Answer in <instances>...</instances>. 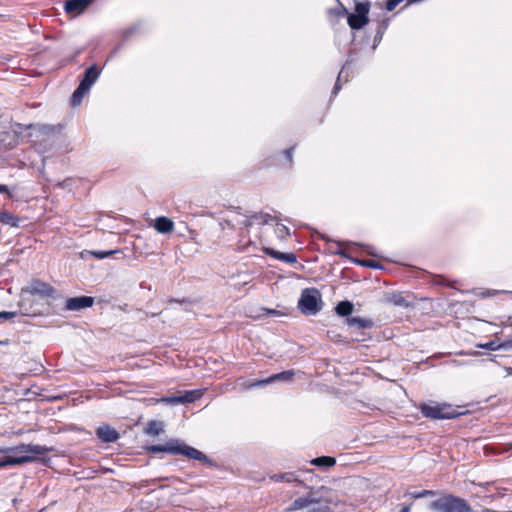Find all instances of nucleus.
<instances>
[{
    "mask_svg": "<svg viewBox=\"0 0 512 512\" xmlns=\"http://www.w3.org/2000/svg\"><path fill=\"white\" fill-rule=\"evenodd\" d=\"M146 449L152 454L164 452L171 455H182L188 459L202 462L210 467H217V464L212 459L208 458L202 451L179 440H170L163 445H151Z\"/></svg>",
    "mask_w": 512,
    "mask_h": 512,
    "instance_id": "1",
    "label": "nucleus"
},
{
    "mask_svg": "<svg viewBox=\"0 0 512 512\" xmlns=\"http://www.w3.org/2000/svg\"><path fill=\"white\" fill-rule=\"evenodd\" d=\"M418 408L424 417L433 420L453 419L460 415L452 405L436 401L421 403Z\"/></svg>",
    "mask_w": 512,
    "mask_h": 512,
    "instance_id": "2",
    "label": "nucleus"
},
{
    "mask_svg": "<svg viewBox=\"0 0 512 512\" xmlns=\"http://www.w3.org/2000/svg\"><path fill=\"white\" fill-rule=\"evenodd\" d=\"M100 75V69L97 65H92L85 70L83 79L79 86L73 92L71 97L72 106H77L82 102L83 97L90 91L92 85L96 82Z\"/></svg>",
    "mask_w": 512,
    "mask_h": 512,
    "instance_id": "3",
    "label": "nucleus"
},
{
    "mask_svg": "<svg viewBox=\"0 0 512 512\" xmlns=\"http://www.w3.org/2000/svg\"><path fill=\"white\" fill-rule=\"evenodd\" d=\"M430 508L441 512H471V507L464 499L452 495L431 502Z\"/></svg>",
    "mask_w": 512,
    "mask_h": 512,
    "instance_id": "4",
    "label": "nucleus"
},
{
    "mask_svg": "<svg viewBox=\"0 0 512 512\" xmlns=\"http://www.w3.org/2000/svg\"><path fill=\"white\" fill-rule=\"evenodd\" d=\"M298 306L304 314L315 315L322 308L320 292L316 288L304 289L301 293Z\"/></svg>",
    "mask_w": 512,
    "mask_h": 512,
    "instance_id": "5",
    "label": "nucleus"
},
{
    "mask_svg": "<svg viewBox=\"0 0 512 512\" xmlns=\"http://www.w3.org/2000/svg\"><path fill=\"white\" fill-rule=\"evenodd\" d=\"M370 8L369 1L355 3V12L349 13L347 17V23L352 30H360L369 23Z\"/></svg>",
    "mask_w": 512,
    "mask_h": 512,
    "instance_id": "6",
    "label": "nucleus"
},
{
    "mask_svg": "<svg viewBox=\"0 0 512 512\" xmlns=\"http://www.w3.org/2000/svg\"><path fill=\"white\" fill-rule=\"evenodd\" d=\"M331 489L321 486L316 491H311L313 502H311L308 512H333L331 508L332 500L330 498Z\"/></svg>",
    "mask_w": 512,
    "mask_h": 512,
    "instance_id": "7",
    "label": "nucleus"
},
{
    "mask_svg": "<svg viewBox=\"0 0 512 512\" xmlns=\"http://www.w3.org/2000/svg\"><path fill=\"white\" fill-rule=\"evenodd\" d=\"M49 452V449L41 445L24 444L21 443L14 447L0 448V453H13L15 456L30 455L35 458L34 455H45Z\"/></svg>",
    "mask_w": 512,
    "mask_h": 512,
    "instance_id": "8",
    "label": "nucleus"
},
{
    "mask_svg": "<svg viewBox=\"0 0 512 512\" xmlns=\"http://www.w3.org/2000/svg\"><path fill=\"white\" fill-rule=\"evenodd\" d=\"M202 396L200 390H189L185 391L183 395L179 396H165L160 399H151L154 403H164L168 405L186 404L193 403Z\"/></svg>",
    "mask_w": 512,
    "mask_h": 512,
    "instance_id": "9",
    "label": "nucleus"
},
{
    "mask_svg": "<svg viewBox=\"0 0 512 512\" xmlns=\"http://www.w3.org/2000/svg\"><path fill=\"white\" fill-rule=\"evenodd\" d=\"M384 302L391 306L408 308L413 304V296L410 293L391 292L385 295Z\"/></svg>",
    "mask_w": 512,
    "mask_h": 512,
    "instance_id": "10",
    "label": "nucleus"
},
{
    "mask_svg": "<svg viewBox=\"0 0 512 512\" xmlns=\"http://www.w3.org/2000/svg\"><path fill=\"white\" fill-rule=\"evenodd\" d=\"M28 291L32 295H39L42 297H50L55 292L54 288L49 283H46L39 279L32 280V282L29 285Z\"/></svg>",
    "mask_w": 512,
    "mask_h": 512,
    "instance_id": "11",
    "label": "nucleus"
},
{
    "mask_svg": "<svg viewBox=\"0 0 512 512\" xmlns=\"http://www.w3.org/2000/svg\"><path fill=\"white\" fill-rule=\"evenodd\" d=\"M94 299L90 296H81V297H74L69 298L66 302V308L68 310H81L84 308H89L93 305Z\"/></svg>",
    "mask_w": 512,
    "mask_h": 512,
    "instance_id": "12",
    "label": "nucleus"
},
{
    "mask_svg": "<svg viewBox=\"0 0 512 512\" xmlns=\"http://www.w3.org/2000/svg\"><path fill=\"white\" fill-rule=\"evenodd\" d=\"M96 436L104 443L116 442L120 437L119 433L109 425H104L97 428Z\"/></svg>",
    "mask_w": 512,
    "mask_h": 512,
    "instance_id": "13",
    "label": "nucleus"
},
{
    "mask_svg": "<svg viewBox=\"0 0 512 512\" xmlns=\"http://www.w3.org/2000/svg\"><path fill=\"white\" fill-rule=\"evenodd\" d=\"M36 458L30 455L22 456H5L0 458V468L6 466H17L25 463L33 462Z\"/></svg>",
    "mask_w": 512,
    "mask_h": 512,
    "instance_id": "14",
    "label": "nucleus"
},
{
    "mask_svg": "<svg viewBox=\"0 0 512 512\" xmlns=\"http://www.w3.org/2000/svg\"><path fill=\"white\" fill-rule=\"evenodd\" d=\"M93 0H67L65 2V11L67 13L80 14L84 12Z\"/></svg>",
    "mask_w": 512,
    "mask_h": 512,
    "instance_id": "15",
    "label": "nucleus"
},
{
    "mask_svg": "<svg viewBox=\"0 0 512 512\" xmlns=\"http://www.w3.org/2000/svg\"><path fill=\"white\" fill-rule=\"evenodd\" d=\"M263 251L266 255H269L270 257H272L274 259H277V260H280L283 262H287L290 264L297 263V256H296V254H294L292 252L284 253V252L276 251L272 248H264Z\"/></svg>",
    "mask_w": 512,
    "mask_h": 512,
    "instance_id": "16",
    "label": "nucleus"
},
{
    "mask_svg": "<svg viewBox=\"0 0 512 512\" xmlns=\"http://www.w3.org/2000/svg\"><path fill=\"white\" fill-rule=\"evenodd\" d=\"M270 479L274 482H287V483H293L296 482L299 485L305 486L304 481L299 478L296 472H286V473H280V474H273L270 476Z\"/></svg>",
    "mask_w": 512,
    "mask_h": 512,
    "instance_id": "17",
    "label": "nucleus"
},
{
    "mask_svg": "<svg viewBox=\"0 0 512 512\" xmlns=\"http://www.w3.org/2000/svg\"><path fill=\"white\" fill-rule=\"evenodd\" d=\"M313 495H311V491L307 493L306 496L299 497L295 499L289 507L286 508L287 512H294L297 510H301L304 508H309L311 502H313Z\"/></svg>",
    "mask_w": 512,
    "mask_h": 512,
    "instance_id": "18",
    "label": "nucleus"
},
{
    "mask_svg": "<svg viewBox=\"0 0 512 512\" xmlns=\"http://www.w3.org/2000/svg\"><path fill=\"white\" fill-rule=\"evenodd\" d=\"M345 322L349 327H355L358 330L370 329L373 327V321L371 319L359 316L348 317Z\"/></svg>",
    "mask_w": 512,
    "mask_h": 512,
    "instance_id": "19",
    "label": "nucleus"
},
{
    "mask_svg": "<svg viewBox=\"0 0 512 512\" xmlns=\"http://www.w3.org/2000/svg\"><path fill=\"white\" fill-rule=\"evenodd\" d=\"M154 228L159 233H171L174 230V222L165 216L157 217L155 219Z\"/></svg>",
    "mask_w": 512,
    "mask_h": 512,
    "instance_id": "20",
    "label": "nucleus"
},
{
    "mask_svg": "<svg viewBox=\"0 0 512 512\" xmlns=\"http://www.w3.org/2000/svg\"><path fill=\"white\" fill-rule=\"evenodd\" d=\"M141 33V24L135 23L128 27L123 28L119 31V37L122 41H127L133 36H136Z\"/></svg>",
    "mask_w": 512,
    "mask_h": 512,
    "instance_id": "21",
    "label": "nucleus"
},
{
    "mask_svg": "<svg viewBox=\"0 0 512 512\" xmlns=\"http://www.w3.org/2000/svg\"><path fill=\"white\" fill-rule=\"evenodd\" d=\"M353 309H354L353 303L348 300H344V301H340L336 305L335 312L338 316L348 318L351 315V313L353 312Z\"/></svg>",
    "mask_w": 512,
    "mask_h": 512,
    "instance_id": "22",
    "label": "nucleus"
},
{
    "mask_svg": "<svg viewBox=\"0 0 512 512\" xmlns=\"http://www.w3.org/2000/svg\"><path fill=\"white\" fill-rule=\"evenodd\" d=\"M310 463L319 468H330L336 464V459L331 456H320L312 459Z\"/></svg>",
    "mask_w": 512,
    "mask_h": 512,
    "instance_id": "23",
    "label": "nucleus"
},
{
    "mask_svg": "<svg viewBox=\"0 0 512 512\" xmlns=\"http://www.w3.org/2000/svg\"><path fill=\"white\" fill-rule=\"evenodd\" d=\"M145 433L150 436H158L163 431V424L157 420H150L147 422Z\"/></svg>",
    "mask_w": 512,
    "mask_h": 512,
    "instance_id": "24",
    "label": "nucleus"
},
{
    "mask_svg": "<svg viewBox=\"0 0 512 512\" xmlns=\"http://www.w3.org/2000/svg\"><path fill=\"white\" fill-rule=\"evenodd\" d=\"M294 375H295V373L293 370H287V371H283V372H280L277 374H273L270 377H268L267 379H265V381H268V384L275 382V381H291L293 379Z\"/></svg>",
    "mask_w": 512,
    "mask_h": 512,
    "instance_id": "25",
    "label": "nucleus"
},
{
    "mask_svg": "<svg viewBox=\"0 0 512 512\" xmlns=\"http://www.w3.org/2000/svg\"><path fill=\"white\" fill-rule=\"evenodd\" d=\"M0 222L4 224H8L12 227L19 226V218L8 211L0 212Z\"/></svg>",
    "mask_w": 512,
    "mask_h": 512,
    "instance_id": "26",
    "label": "nucleus"
},
{
    "mask_svg": "<svg viewBox=\"0 0 512 512\" xmlns=\"http://www.w3.org/2000/svg\"><path fill=\"white\" fill-rule=\"evenodd\" d=\"M272 219V216L267 213H255L248 219V225L256 224H267Z\"/></svg>",
    "mask_w": 512,
    "mask_h": 512,
    "instance_id": "27",
    "label": "nucleus"
},
{
    "mask_svg": "<svg viewBox=\"0 0 512 512\" xmlns=\"http://www.w3.org/2000/svg\"><path fill=\"white\" fill-rule=\"evenodd\" d=\"M242 390H249L254 387L264 386L268 384V381H265V379L262 380H250V381H243L239 383Z\"/></svg>",
    "mask_w": 512,
    "mask_h": 512,
    "instance_id": "28",
    "label": "nucleus"
},
{
    "mask_svg": "<svg viewBox=\"0 0 512 512\" xmlns=\"http://www.w3.org/2000/svg\"><path fill=\"white\" fill-rule=\"evenodd\" d=\"M357 264L362 267L378 269L381 268V264L373 259L354 260Z\"/></svg>",
    "mask_w": 512,
    "mask_h": 512,
    "instance_id": "29",
    "label": "nucleus"
},
{
    "mask_svg": "<svg viewBox=\"0 0 512 512\" xmlns=\"http://www.w3.org/2000/svg\"><path fill=\"white\" fill-rule=\"evenodd\" d=\"M275 233L278 238L284 239L290 235V230L286 225L277 223L275 227Z\"/></svg>",
    "mask_w": 512,
    "mask_h": 512,
    "instance_id": "30",
    "label": "nucleus"
},
{
    "mask_svg": "<svg viewBox=\"0 0 512 512\" xmlns=\"http://www.w3.org/2000/svg\"><path fill=\"white\" fill-rule=\"evenodd\" d=\"M505 344L504 343H498L496 341H489L485 344H478L477 347L479 348H482V349H487V350H492V351H495V350H498L502 347H504Z\"/></svg>",
    "mask_w": 512,
    "mask_h": 512,
    "instance_id": "31",
    "label": "nucleus"
},
{
    "mask_svg": "<svg viewBox=\"0 0 512 512\" xmlns=\"http://www.w3.org/2000/svg\"><path fill=\"white\" fill-rule=\"evenodd\" d=\"M338 3H339L338 7L332 9L330 12L333 13L338 18H341L345 15L348 16L349 12L346 9V7L341 2L338 1Z\"/></svg>",
    "mask_w": 512,
    "mask_h": 512,
    "instance_id": "32",
    "label": "nucleus"
},
{
    "mask_svg": "<svg viewBox=\"0 0 512 512\" xmlns=\"http://www.w3.org/2000/svg\"><path fill=\"white\" fill-rule=\"evenodd\" d=\"M119 252V250H110V251H91L92 256H94L97 259H104L107 258L115 253Z\"/></svg>",
    "mask_w": 512,
    "mask_h": 512,
    "instance_id": "33",
    "label": "nucleus"
},
{
    "mask_svg": "<svg viewBox=\"0 0 512 512\" xmlns=\"http://www.w3.org/2000/svg\"><path fill=\"white\" fill-rule=\"evenodd\" d=\"M436 492L433 490H421L418 492H412L410 493V496L414 499L424 498L427 496H435Z\"/></svg>",
    "mask_w": 512,
    "mask_h": 512,
    "instance_id": "34",
    "label": "nucleus"
},
{
    "mask_svg": "<svg viewBox=\"0 0 512 512\" xmlns=\"http://www.w3.org/2000/svg\"><path fill=\"white\" fill-rule=\"evenodd\" d=\"M299 471L308 474V477H306L305 480L315 483L319 481V476L314 473L313 469H300Z\"/></svg>",
    "mask_w": 512,
    "mask_h": 512,
    "instance_id": "35",
    "label": "nucleus"
},
{
    "mask_svg": "<svg viewBox=\"0 0 512 512\" xmlns=\"http://www.w3.org/2000/svg\"><path fill=\"white\" fill-rule=\"evenodd\" d=\"M17 312H0V320H8L16 317Z\"/></svg>",
    "mask_w": 512,
    "mask_h": 512,
    "instance_id": "36",
    "label": "nucleus"
},
{
    "mask_svg": "<svg viewBox=\"0 0 512 512\" xmlns=\"http://www.w3.org/2000/svg\"><path fill=\"white\" fill-rule=\"evenodd\" d=\"M388 26V22L387 20L383 21L381 26H380V29L377 31V35L375 36V40L379 37L380 39L382 38V35H383V31L387 28Z\"/></svg>",
    "mask_w": 512,
    "mask_h": 512,
    "instance_id": "37",
    "label": "nucleus"
},
{
    "mask_svg": "<svg viewBox=\"0 0 512 512\" xmlns=\"http://www.w3.org/2000/svg\"><path fill=\"white\" fill-rule=\"evenodd\" d=\"M0 193L6 194L9 198H12L13 195L10 192L8 186L0 184Z\"/></svg>",
    "mask_w": 512,
    "mask_h": 512,
    "instance_id": "38",
    "label": "nucleus"
},
{
    "mask_svg": "<svg viewBox=\"0 0 512 512\" xmlns=\"http://www.w3.org/2000/svg\"><path fill=\"white\" fill-rule=\"evenodd\" d=\"M293 150H294L293 147H290V148L284 150V154H285L287 160L289 161V163H292Z\"/></svg>",
    "mask_w": 512,
    "mask_h": 512,
    "instance_id": "39",
    "label": "nucleus"
},
{
    "mask_svg": "<svg viewBox=\"0 0 512 512\" xmlns=\"http://www.w3.org/2000/svg\"><path fill=\"white\" fill-rule=\"evenodd\" d=\"M340 89H341V86L339 84V79H338L337 82L335 83L334 88H333V94L336 95Z\"/></svg>",
    "mask_w": 512,
    "mask_h": 512,
    "instance_id": "40",
    "label": "nucleus"
},
{
    "mask_svg": "<svg viewBox=\"0 0 512 512\" xmlns=\"http://www.w3.org/2000/svg\"><path fill=\"white\" fill-rule=\"evenodd\" d=\"M336 254L340 255L341 257H346V258H349L348 257V254L345 250H339L336 252Z\"/></svg>",
    "mask_w": 512,
    "mask_h": 512,
    "instance_id": "41",
    "label": "nucleus"
},
{
    "mask_svg": "<svg viewBox=\"0 0 512 512\" xmlns=\"http://www.w3.org/2000/svg\"><path fill=\"white\" fill-rule=\"evenodd\" d=\"M411 504L402 507L400 512H410Z\"/></svg>",
    "mask_w": 512,
    "mask_h": 512,
    "instance_id": "42",
    "label": "nucleus"
},
{
    "mask_svg": "<svg viewBox=\"0 0 512 512\" xmlns=\"http://www.w3.org/2000/svg\"><path fill=\"white\" fill-rule=\"evenodd\" d=\"M268 313L272 314V315H278L279 311H277V310H269Z\"/></svg>",
    "mask_w": 512,
    "mask_h": 512,
    "instance_id": "43",
    "label": "nucleus"
},
{
    "mask_svg": "<svg viewBox=\"0 0 512 512\" xmlns=\"http://www.w3.org/2000/svg\"><path fill=\"white\" fill-rule=\"evenodd\" d=\"M175 301L178 302V303H184L185 302V300H181V301L175 300Z\"/></svg>",
    "mask_w": 512,
    "mask_h": 512,
    "instance_id": "44",
    "label": "nucleus"
}]
</instances>
